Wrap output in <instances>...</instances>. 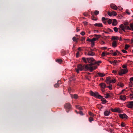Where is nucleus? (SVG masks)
Segmentation results:
<instances>
[{
    "mask_svg": "<svg viewBox=\"0 0 133 133\" xmlns=\"http://www.w3.org/2000/svg\"><path fill=\"white\" fill-rule=\"evenodd\" d=\"M87 63L89 64L85 65L84 69V70H89L90 72H92L97 68L96 66H92L95 64V60L93 58H87Z\"/></svg>",
    "mask_w": 133,
    "mask_h": 133,
    "instance_id": "obj_1",
    "label": "nucleus"
},
{
    "mask_svg": "<svg viewBox=\"0 0 133 133\" xmlns=\"http://www.w3.org/2000/svg\"><path fill=\"white\" fill-rule=\"evenodd\" d=\"M90 93L91 96L97 97L98 98H101L102 97V96L98 95V93L97 92H94L92 91H91L90 92Z\"/></svg>",
    "mask_w": 133,
    "mask_h": 133,
    "instance_id": "obj_2",
    "label": "nucleus"
},
{
    "mask_svg": "<svg viewBox=\"0 0 133 133\" xmlns=\"http://www.w3.org/2000/svg\"><path fill=\"white\" fill-rule=\"evenodd\" d=\"M128 72V70L127 68L121 69L119 72V75L125 74Z\"/></svg>",
    "mask_w": 133,
    "mask_h": 133,
    "instance_id": "obj_3",
    "label": "nucleus"
},
{
    "mask_svg": "<svg viewBox=\"0 0 133 133\" xmlns=\"http://www.w3.org/2000/svg\"><path fill=\"white\" fill-rule=\"evenodd\" d=\"M64 107L66 109V111L68 112L69 111V110L71 108V105L70 103H67L65 104Z\"/></svg>",
    "mask_w": 133,
    "mask_h": 133,
    "instance_id": "obj_4",
    "label": "nucleus"
},
{
    "mask_svg": "<svg viewBox=\"0 0 133 133\" xmlns=\"http://www.w3.org/2000/svg\"><path fill=\"white\" fill-rule=\"evenodd\" d=\"M83 69V67L81 65L79 64L77 66V68L76 69V72L77 73L79 72V71H82Z\"/></svg>",
    "mask_w": 133,
    "mask_h": 133,
    "instance_id": "obj_5",
    "label": "nucleus"
},
{
    "mask_svg": "<svg viewBox=\"0 0 133 133\" xmlns=\"http://www.w3.org/2000/svg\"><path fill=\"white\" fill-rule=\"evenodd\" d=\"M128 26H125L123 24H121L119 26V27L120 29L124 32H125V29H127V27Z\"/></svg>",
    "mask_w": 133,
    "mask_h": 133,
    "instance_id": "obj_6",
    "label": "nucleus"
},
{
    "mask_svg": "<svg viewBox=\"0 0 133 133\" xmlns=\"http://www.w3.org/2000/svg\"><path fill=\"white\" fill-rule=\"evenodd\" d=\"M127 106L129 108H132L133 107V101H130L128 102L127 104Z\"/></svg>",
    "mask_w": 133,
    "mask_h": 133,
    "instance_id": "obj_7",
    "label": "nucleus"
},
{
    "mask_svg": "<svg viewBox=\"0 0 133 133\" xmlns=\"http://www.w3.org/2000/svg\"><path fill=\"white\" fill-rule=\"evenodd\" d=\"M111 110L112 112H118L119 113H121V110L120 109L118 108H115L114 109L112 108H111Z\"/></svg>",
    "mask_w": 133,
    "mask_h": 133,
    "instance_id": "obj_8",
    "label": "nucleus"
},
{
    "mask_svg": "<svg viewBox=\"0 0 133 133\" xmlns=\"http://www.w3.org/2000/svg\"><path fill=\"white\" fill-rule=\"evenodd\" d=\"M108 14L110 16H116L117 15L116 13L114 11L111 12L108 11Z\"/></svg>",
    "mask_w": 133,
    "mask_h": 133,
    "instance_id": "obj_9",
    "label": "nucleus"
},
{
    "mask_svg": "<svg viewBox=\"0 0 133 133\" xmlns=\"http://www.w3.org/2000/svg\"><path fill=\"white\" fill-rule=\"evenodd\" d=\"M119 116L120 118L124 119H127L128 117L127 115L125 114H120L119 115Z\"/></svg>",
    "mask_w": 133,
    "mask_h": 133,
    "instance_id": "obj_10",
    "label": "nucleus"
},
{
    "mask_svg": "<svg viewBox=\"0 0 133 133\" xmlns=\"http://www.w3.org/2000/svg\"><path fill=\"white\" fill-rule=\"evenodd\" d=\"M110 6L111 8L113 9L117 10L118 9L117 7L115 4H111Z\"/></svg>",
    "mask_w": 133,
    "mask_h": 133,
    "instance_id": "obj_11",
    "label": "nucleus"
},
{
    "mask_svg": "<svg viewBox=\"0 0 133 133\" xmlns=\"http://www.w3.org/2000/svg\"><path fill=\"white\" fill-rule=\"evenodd\" d=\"M130 27L128 26L127 27V30H132L133 31V22L130 24Z\"/></svg>",
    "mask_w": 133,
    "mask_h": 133,
    "instance_id": "obj_12",
    "label": "nucleus"
},
{
    "mask_svg": "<svg viewBox=\"0 0 133 133\" xmlns=\"http://www.w3.org/2000/svg\"><path fill=\"white\" fill-rule=\"evenodd\" d=\"M120 99L121 100L125 101L126 99L125 95H121L120 96Z\"/></svg>",
    "mask_w": 133,
    "mask_h": 133,
    "instance_id": "obj_13",
    "label": "nucleus"
},
{
    "mask_svg": "<svg viewBox=\"0 0 133 133\" xmlns=\"http://www.w3.org/2000/svg\"><path fill=\"white\" fill-rule=\"evenodd\" d=\"M105 76V74L104 73H101L100 72H98L97 73V77H104Z\"/></svg>",
    "mask_w": 133,
    "mask_h": 133,
    "instance_id": "obj_14",
    "label": "nucleus"
},
{
    "mask_svg": "<svg viewBox=\"0 0 133 133\" xmlns=\"http://www.w3.org/2000/svg\"><path fill=\"white\" fill-rule=\"evenodd\" d=\"M112 46L114 48L116 47L117 46V43L115 41H113L112 43Z\"/></svg>",
    "mask_w": 133,
    "mask_h": 133,
    "instance_id": "obj_15",
    "label": "nucleus"
},
{
    "mask_svg": "<svg viewBox=\"0 0 133 133\" xmlns=\"http://www.w3.org/2000/svg\"><path fill=\"white\" fill-rule=\"evenodd\" d=\"M110 110L105 111L104 112V115L106 116H108L110 114Z\"/></svg>",
    "mask_w": 133,
    "mask_h": 133,
    "instance_id": "obj_16",
    "label": "nucleus"
},
{
    "mask_svg": "<svg viewBox=\"0 0 133 133\" xmlns=\"http://www.w3.org/2000/svg\"><path fill=\"white\" fill-rule=\"evenodd\" d=\"M111 81V77H108L106 78V82L108 84L110 83V82Z\"/></svg>",
    "mask_w": 133,
    "mask_h": 133,
    "instance_id": "obj_17",
    "label": "nucleus"
},
{
    "mask_svg": "<svg viewBox=\"0 0 133 133\" xmlns=\"http://www.w3.org/2000/svg\"><path fill=\"white\" fill-rule=\"evenodd\" d=\"M117 24V20L115 19H114L112 23V25L113 26H116Z\"/></svg>",
    "mask_w": 133,
    "mask_h": 133,
    "instance_id": "obj_18",
    "label": "nucleus"
},
{
    "mask_svg": "<svg viewBox=\"0 0 133 133\" xmlns=\"http://www.w3.org/2000/svg\"><path fill=\"white\" fill-rule=\"evenodd\" d=\"M94 25L95 26L98 27H102L103 26L102 24L101 23H95L94 24Z\"/></svg>",
    "mask_w": 133,
    "mask_h": 133,
    "instance_id": "obj_19",
    "label": "nucleus"
},
{
    "mask_svg": "<svg viewBox=\"0 0 133 133\" xmlns=\"http://www.w3.org/2000/svg\"><path fill=\"white\" fill-rule=\"evenodd\" d=\"M70 95L71 97L72 98H74L76 99L77 98L78 95L76 94H75L74 95H73L71 94Z\"/></svg>",
    "mask_w": 133,
    "mask_h": 133,
    "instance_id": "obj_20",
    "label": "nucleus"
},
{
    "mask_svg": "<svg viewBox=\"0 0 133 133\" xmlns=\"http://www.w3.org/2000/svg\"><path fill=\"white\" fill-rule=\"evenodd\" d=\"M99 85L103 89L105 88L106 86L105 84L104 83L100 84Z\"/></svg>",
    "mask_w": 133,
    "mask_h": 133,
    "instance_id": "obj_21",
    "label": "nucleus"
},
{
    "mask_svg": "<svg viewBox=\"0 0 133 133\" xmlns=\"http://www.w3.org/2000/svg\"><path fill=\"white\" fill-rule=\"evenodd\" d=\"M88 55L89 56H93L95 54L92 51H90L88 52Z\"/></svg>",
    "mask_w": 133,
    "mask_h": 133,
    "instance_id": "obj_22",
    "label": "nucleus"
},
{
    "mask_svg": "<svg viewBox=\"0 0 133 133\" xmlns=\"http://www.w3.org/2000/svg\"><path fill=\"white\" fill-rule=\"evenodd\" d=\"M94 36L96 37V38H95V39H96V40H98V39L101 37V35H97L96 34H95L94 35Z\"/></svg>",
    "mask_w": 133,
    "mask_h": 133,
    "instance_id": "obj_23",
    "label": "nucleus"
},
{
    "mask_svg": "<svg viewBox=\"0 0 133 133\" xmlns=\"http://www.w3.org/2000/svg\"><path fill=\"white\" fill-rule=\"evenodd\" d=\"M111 39L112 40H118L119 39V37L117 36H112Z\"/></svg>",
    "mask_w": 133,
    "mask_h": 133,
    "instance_id": "obj_24",
    "label": "nucleus"
},
{
    "mask_svg": "<svg viewBox=\"0 0 133 133\" xmlns=\"http://www.w3.org/2000/svg\"><path fill=\"white\" fill-rule=\"evenodd\" d=\"M103 97L101 98V101L102 102V103L103 104H105L106 103L107 101L104 98H103Z\"/></svg>",
    "mask_w": 133,
    "mask_h": 133,
    "instance_id": "obj_25",
    "label": "nucleus"
},
{
    "mask_svg": "<svg viewBox=\"0 0 133 133\" xmlns=\"http://www.w3.org/2000/svg\"><path fill=\"white\" fill-rule=\"evenodd\" d=\"M56 61L59 63H61L62 62V60L60 59H56Z\"/></svg>",
    "mask_w": 133,
    "mask_h": 133,
    "instance_id": "obj_26",
    "label": "nucleus"
},
{
    "mask_svg": "<svg viewBox=\"0 0 133 133\" xmlns=\"http://www.w3.org/2000/svg\"><path fill=\"white\" fill-rule=\"evenodd\" d=\"M106 19L104 17H103L102 18V21L103 23L105 24L106 23Z\"/></svg>",
    "mask_w": 133,
    "mask_h": 133,
    "instance_id": "obj_27",
    "label": "nucleus"
},
{
    "mask_svg": "<svg viewBox=\"0 0 133 133\" xmlns=\"http://www.w3.org/2000/svg\"><path fill=\"white\" fill-rule=\"evenodd\" d=\"M116 81V80L115 79L113 78L111 80L110 82V83H115Z\"/></svg>",
    "mask_w": 133,
    "mask_h": 133,
    "instance_id": "obj_28",
    "label": "nucleus"
},
{
    "mask_svg": "<svg viewBox=\"0 0 133 133\" xmlns=\"http://www.w3.org/2000/svg\"><path fill=\"white\" fill-rule=\"evenodd\" d=\"M75 107L76 108L80 110H81L82 109V108L79 105H76Z\"/></svg>",
    "mask_w": 133,
    "mask_h": 133,
    "instance_id": "obj_29",
    "label": "nucleus"
},
{
    "mask_svg": "<svg viewBox=\"0 0 133 133\" xmlns=\"http://www.w3.org/2000/svg\"><path fill=\"white\" fill-rule=\"evenodd\" d=\"M72 40L74 42H75L76 43L77 42L78 39L76 38L75 37H74L72 38Z\"/></svg>",
    "mask_w": 133,
    "mask_h": 133,
    "instance_id": "obj_30",
    "label": "nucleus"
},
{
    "mask_svg": "<svg viewBox=\"0 0 133 133\" xmlns=\"http://www.w3.org/2000/svg\"><path fill=\"white\" fill-rule=\"evenodd\" d=\"M105 95V98H107L110 97V95L109 93H107L106 94L104 95Z\"/></svg>",
    "mask_w": 133,
    "mask_h": 133,
    "instance_id": "obj_31",
    "label": "nucleus"
},
{
    "mask_svg": "<svg viewBox=\"0 0 133 133\" xmlns=\"http://www.w3.org/2000/svg\"><path fill=\"white\" fill-rule=\"evenodd\" d=\"M82 59L83 62L86 63H87V58H86L85 57H83L82 58Z\"/></svg>",
    "mask_w": 133,
    "mask_h": 133,
    "instance_id": "obj_32",
    "label": "nucleus"
},
{
    "mask_svg": "<svg viewBox=\"0 0 133 133\" xmlns=\"http://www.w3.org/2000/svg\"><path fill=\"white\" fill-rule=\"evenodd\" d=\"M129 24V22L128 21L124 22L123 24L125 26H128Z\"/></svg>",
    "mask_w": 133,
    "mask_h": 133,
    "instance_id": "obj_33",
    "label": "nucleus"
},
{
    "mask_svg": "<svg viewBox=\"0 0 133 133\" xmlns=\"http://www.w3.org/2000/svg\"><path fill=\"white\" fill-rule=\"evenodd\" d=\"M130 46L128 44H126L125 45L124 49L125 50H127L128 48Z\"/></svg>",
    "mask_w": 133,
    "mask_h": 133,
    "instance_id": "obj_34",
    "label": "nucleus"
},
{
    "mask_svg": "<svg viewBox=\"0 0 133 133\" xmlns=\"http://www.w3.org/2000/svg\"><path fill=\"white\" fill-rule=\"evenodd\" d=\"M118 85L122 87L124 86V84L122 83H120L118 84Z\"/></svg>",
    "mask_w": 133,
    "mask_h": 133,
    "instance_id": "obj_35",
    "label": "nucleus"
},
{
    "mask_svg": "<svg viewBox=\"0 0 133 133\" xmlns=\"http://www.w3.org/2000/svg\"><path fill=\"white\" fill-rule=\"evenodd\" d=\"M99 11H98L95 10L94 11V14L96 15H98L99 14Z\"/></svg>",
    "mask_w": 133,
    "mask_h": 133,
    "instance_id": "obj_36",
    "label": "nucleus"
},
{
    "mask_svg": "<svg viewBox=\"0 0 133 133\" xmlns=\"http://www.w3.org/2000/svg\"><path fill=\"white\" fill-rule=\"evenodd\" d=\"M114 31L116 32H117L118 30V28L116 27H114Z\"/></svg>",
    "mask_w": 133,
    "mask_h": 133,
    "instance_id": "obj_37",
    "label": "nucleus"
},
{
    "mask_svg": "<svg viewBox=\"0 0 133 133\" xmlns=\"http://www.w3.org/2000/svg\"><path fill=\"white\" fill-rule=\"evenodd\" d=\"M117 63V61L116 60H114V61L113 62V65H115Z\"/></svg>",
    "mask_w": 133,
    "mask_h": 133,
    "instance_id": "obj_38",
    "label": "nucleus"
},
{
    "mask_svg": "<svg viewBox=\"0 0 133 133\" xmlns=\"http://www.w3.org/2000/svg\"><path fill=\"white\" fill-rule=\"evenodd\" d=\"M101 63V62L100 61H97V62H95V64H97L98 65H99V64H98V63Z\"/></svg>",
    "mask_w": 133,
    "mask_h": 133,
    "instance_id": "obj_39",
    "label": "nucleus"
},
{
    "mask_svg": "<svg viewBox=\"0 0 133 133\" xmlns=\"http://www.w3.org/2000/svg\"><path fill=\"white\" fill-rule=\"evenodd\" d=\"M108 23L109 24H111L112 23V21L111 19H109L108 21Z\"/></svg>",
    "mask_w": 133,
    "mask_h": 133,
    "instance_id": "obj_40",
    "label": "nucleus"
},
{
    "mask_svg": "<svg viewBox=\"0 0 133 133\" xmlns=\"http://www.w3.org/2000/svg\"><path fill=\"white\" fill-rule=\"evenodd\" d=\"M117 52H118L117 50H116V52L114 53L113 54V55L114 56H116V55H117Z\"/></svg>",
    "mask_w": 133,
    "mask_h": 133,
    "instance_id": "obj_41",
    "label": "nucleus"
},
{
    "mask_svg": "<svg viewBox=\"0 0 133 133\" xmlns=\"http://www.w3.org/2000/svg\"><path fill=\"white\" fill-rule=\"evenodd\" d=\"M96 41L95 38H93L91 39V42H95V41Z\"/></svg>",
    "mask_w": 133,
    "mask_h": 133,
    "instance_id": "obj_42",
    "label": "nucleus"
},
{
    "mask_svg": "<svg viewBox=\"0 0 133 133\" xmlns=\"http://www.w3.org/2000/svg\"><path fill=\"white\" fill-rule=\"evenodd\" d=\"M93 120V119L92 117H90L89 118V121L90 122H91Z\"/></svg>",
    "mask_w": 133,
    "mask_h": 133,
    "instance_id": "obj_43",
    "label": "nucleus"
},
{
    "mask_svg": "<svg viewBox=\"0 0 133 133\" xmlns=\"http://www.w3.org/2000/svg\"><path fill=\"white\" fill-rule=\"evenodd\" d=\"M122 68L124 69H125V68H127V65L124 64V65H122Z\"/></svg>",
    "mask_w": 133,
    "mask_h": 133,
    "instance_id": "obj_44",
    "label": "nucleus"
},
{
    "mask_svg": "<svg viewBox=\"0 0 133 133\" xmlns=\"http://www.w3.org/2000/svg\"><path fill=\"white\" fill-rule=\"evenodd\" d=\"M80 34L82 36H84L85 34V33L84 31H82L81 32Z\"/></svg>",
    "mask_w": 133,
    "mask_h": 133,
    "instance_id": "obj_45",
    "label": "nucleus"
},
{
    "mask_svg": "<svg viewBox=\"0 0 133 133\" xmlns=\"http://www.w3.org/2000/svg\"><path fill=\"white\" fill-rule=\"evenodd\" d=\"M89 114L90 116H94V114L91 112H89Z\"/></svg>",
    "mask_w": 133,
    "mask_h": 133,
    "instance_id": "obj_46",
    "label": "nucleus"
},
{
    "mask_svg": "<svg viewBox=\"0 0 133 133\" xmlns=\"http://www.w3.org/2000/svg\"><path fill=\"white\" fill-rule=\"evenodd\" d=\"M130 98L131 99H132L133 98V94H130Z\"/></svg>",
    "mask_w": 133,
    "mask_h": 133,
    "instance_id": "obj_47",
    "label": "nucleus"
},
{
    "mask_svg": "<svg viewBox=\"0 0 133 133\" xmlns=\"http://www.w3.org/2000/svg\"><path fill=\"white\" fill-rule=\"evenodd\" d=\"M122 51L124 53H127V52L124 50H122Z\"/></svg>",
    "mask_w": 133,
    "mask_h": 133,
    "instance_id": "obj_48",
    "label": "nucleus"
},
{
    "mask_svg": "<svg viewBox=\"0 0 133 133\" xmlns=\"http://www.w3.org/2000/svg\"><path fill=\"white\" fill-rule=\"evenodd\" d=\"M121 125L122 127H124L125 126V124L124 123L122 122L121 124Z\"/></svg>",
    "mask_w": 133,
    "mask_h": 133,
    "instance_id": "obj_49",
    "label": "nucleus"
},
{
    "mask_svg": "<svg viewBox=\"0 0 133 133\" xmlns=\"http://www.w3.org/2000/svg\"><path fill=\"white\" fill-rule=\"evenodd\" d=\"M112 86L111 85H110L109 86H108V87L109 88L110 90H111L112 89Z\"/></svg>",
    "mask_w": 133,
    "mask_h": 133,
    "instance_id": "obj_50",
    "label": "nucleus"
},
{
    "mask_svg": "<svg viewBox=\"0 0 133 133\" xmlns=\"http://www.w3.org/2000/svg\"><path fill=\"white\" fill-rule=\"evenodd\" d=\"M91 45L92 47H93L95 45V42H91Z\"/></svg>",
    "mask_w": 133,
    "mask_h": 133,
    "instance_id": "obj_51",
    "label": "nucleus"
},
{
    "mask_svg": "<svg viewBox=\"0 0 133 133\" xmlns=\"http://www.w3.org/2000/svg\"><path fill=\"white\" fill-rule=\"evenodd\" d=\"M59 85L58 84H56L54 85V87L56 88H57V87H59Z\"/></svg>",
    "mask_w": 133,
    "mask_h": 133,
    "instance_id": "obj_52",
    "label": "nucleus"
},
{
    "mask_svg": "<svg viewBox=\"0 0 133 133\" xmlns=\"http://www.w3.org/2000/svg\"><path fill=\"white\" fill-rule=\"evenodd\" d=\"M79 52L78 51L76 55V56L77 57H78L79 56Z\"/></svg>",
    "mask_w": 133,
    "mask_h": 133,
    "instance_id": "obj_53",
    "label": "nucleus"
},
{
    "mask_svg": "<svg viewBox=\"0 0 133 133\" xmlns=\"http://www.w3.org/2000/svg\"><path fill=\"white\" fill-rule=\"evenodd\" d=\"M118 8L119 10H123V8H121L120 6H118Z\"/></svg>",
    "mask_w": 133,
    "mask_h": 133,
    "instance_id": "obj_54",
    "label": "nucleus"
},
{
    "mask_svg": "<svg viewBox=\"0 0 133 133\" xmlns=\"http://www.w3.org/2000/svg\"><path fill=\"white\" fill-rule=\"evenodd\" d=\"M83 23H84V25H86L88 24V23L86 21H85L83 22Z\"/></svg>",
    "mask_w": 133,
    "mask_h": 133,
    "instance_id": "obj_55",
    "label": "nucleus"
},
{
    "mask_svg": "<svg viewBox=\"0 0 133 133\" xmlns=\"http://www.w3.org/2000/svg\"><path fill=\"white\" fill-rule=\"evenodd\" d=\"M130 82H131L132 81H133V77H131L130 78Z\"/></svg>",
    "mask_w": 133,
    "mask_h": 133,
    "instance_id": "obj_56",
    "label": "nucleus"
},
{
    "mask_svg": "<svg viewBox=\"0 0 133 133\" xmlns=\"http://www.w3.org/2000/svg\"><path fill=\"white\" fill-rule=\"evenodd\" d=\"M126 12L128 15H130V13L129 12V10H126Z\"/></svg>",
    "mask_w": 133,
    "mask_h": 133,
    "instance_id": "obj_57",
    "label": "nucleus"
},
{
    "mask_svg": "<svg viewBox=\"0 0 133 133\" xmlns=\"http://www.w3.org/2000/svg\"><path fill=\"white\" fill-rule=\"evenodd\" d=\"M117 72V71L115 70H113L112 71V73H114L115 74Z\"/></svg>",
    "mask_w": 133,
    "mask_h": 133,
    "instance_id": "obj_58",
    "label": "nucleus"
},
{
    "mask_svg": "<svg viewBox=\"0 0 133 133\" xmlns=\"http://www.w3.org/2000/svg\"><path fill=\"white\" fill-rule=\"evenodd\" d=\"M102 55L103 56H105V53L104 52H102Z\"/></svg>",
    "mask_w": 133,
    "mask_h": 133,
    "instance_id": "obj_59",
    "label": "nucleus"
},
{
    "mask_svg": "<svg viewBox=\"0 0 133 133\" xmlns=\"http://www.w3.org/2000/svg\"><path fill=\"white\" fill-rule=\"evenodd\" d=\"M83 14H84V16H87L88 15L87 13L86 12H85V13H84Z\"/></svg>",
    "mask_w": 133,
    "mask_h": 133,
    "instance_id": "obj_60",
    "label": "nucleus"
},
{
    "mask_svg": "<svg viewBox=\"0 0 133 133\" xmlns=\"http://www.w3.org/2000/svg\"><path fill=\"white\" fill-rule=\"evenodd\" d=\"M85 38H84L83 37H82L81 38V41H83V40H85Z\"/></svg>",
    "mask_w": 133,
    "mask_h": 133,
    "instance_id": "obj_61",
    "label": "nucleus"
},
{
    "mask_svg": "<svg viewBox=\"0 0 133 133\" xmlns=\"http://www.w3.org/2000/svg\"><path fill=\"white\" fill-rule=\"evenodd\" d=\"M87 41H88L90 42H91V39H90L89 38H88L87 39Z\"/></svg>",
    "mask_w": 133,
    "mask_h": 133,
    "instance_id": "obj_62",
    "label": "nucleus"
},
{
    "mask_svg": "<svg viewBox=\"0 0 133 133\" xmlns=\"http://www.w3.org/2000/svg\"><path fill=\"white\" fill-rule=\"evenodd\" d=\"M94 33H98L99 32V31L98 30H94Z\"/></svg>",
    "mask_w": 133,
    "mask_h": 133,
    "instance_id": "obj_63",
    "label": "nucleus"
},
{
    "mask_svg": "<svg viewBox=\"0 0 133 133\" xmlns=\"http://www.w3.org/2000/svg\"><path fill=\"white\" fill-rule=\"evenodd\" d=\"M131 43L133 45V38L131 39Z\"/></svg>",
    "mask_w": 133,
    "mask_h": 133,
    "instance_id": "obj_64",
    "label": "nucleus"
}]
</instances>
